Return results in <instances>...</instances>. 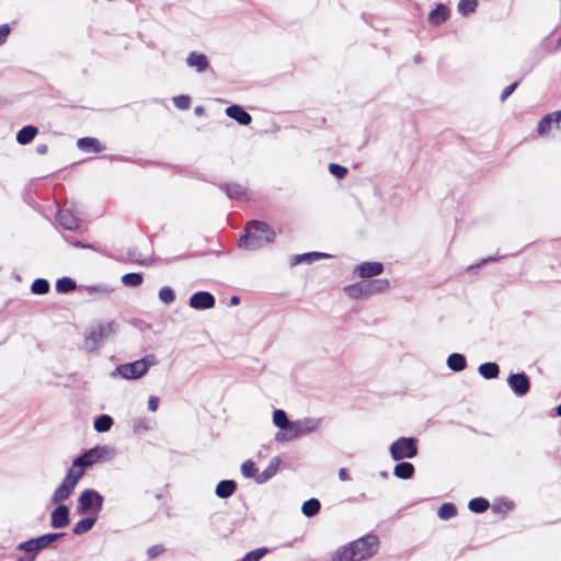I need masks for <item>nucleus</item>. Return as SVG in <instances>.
Here are the masks:
<instances>
[{"instance_id":"nucleus-1","label":"nucleus","mask_w":561,"mask_h":561,"mask_svg":"<svg viewBox=\"0 0 561 561\" xmlns=\"http://www.w3.org/2000/svg\"><path fill=\"white\" fill-rule=\"evenodd\" d=\"M379 546L378 536L368 533L339 547L332 554L331 561H366L378 552Z\"/></svg>"},{"instance_id":"nucleus-2","label":"nucleus","mask_w":561,"mask_h":561,"mask_svg":"<svg viewBox=\"0 0 561 561\" xmlns=\"http://www.w3.org/2000/svg\"><path fill=\"white\" fill-rule=\"evenodd\" d=\"M276 240V232L267 222L251 219L245 222L238 238V248L245 251H255Z\"/></svg>"},{"instance_id":"nucleus-3","label":"nucleus","mask_w":561,"mask_h":561,"mask_svg":"<svg viewBox=\"0 0 561 561\" xmlns=\"http://www.w3.org/2000/svg\"><path fill=\"white\" fill-rule=\"evenodd\" d=\"M158 364V359L154 354H147L144 357L119 364L113 371H111V378H122L125 380H136L142 378L148 374L150 368Z\"/></svg>"},{"instance_id":"nucleus-4","label":"nucleus","mask_w":561,"mask_h":561,"mask_svg":"<svg viewBox=\"0 0 561 561\" xmlns=\"http://www.w3.org/2000/svg\"><path fill=\"white\" fill-rule=\"evenodd\" d=\"M119 324L115 320L91 324L84 333V350L88 353L98 351L110 336L117 334Z\"/></svg>"},{"instance_id":"nucleus-5","label":"nucleus","mask_w":561,"mask_h":561,"mask_svg":"<svg viewBox=\"0 0 561 561\" xmlns=\"http://www.w3.org/2000/svg\"><path fill=\"white\" fill-rule=\"evenodd\" d=\"M104 496L95 489L82 490L77 499L76 514L94 516L99 519V515L103 510Z\"/></svg>"},{"instance_id":"nucleus-6","label":"nucleus","mask_w":561,"mask_h":561,"mask_svg":"<svg viewBox=\"0 0 561 561\" xmlns=\"http://www.w3.org/2000/svg\"><path fill=\"white\" fill-rule=\"evenodd\" d=\"M115 455V449L108 445H95L85 451L81 453L72 459V465L77 469H83L94 463L105 462L111 460Z\"/></svg>"},{"instance_id":"nucleus-7","label":"nucleus","mask_w":561,"mask_h":561,"mask_svg":"<svg viewBox=\"0 0 561 561\" xmlns=\"http://www.w3.org/2000/svg\"><path fill=\"white\" fill-rule=\"evenodd\" d=\"M82 477L83 469H77L71 463V466L67 469L66 476L64 477L62 481L55 489L50 497V502L64 504L62 502H65L71 496Z\"/></svg>"},{"instance_id":"nucleus-8","label":"nucleus","mask_w":561,"mask_h":561,"mask_svg":"<svg viewBox=\"0 0 561 561\" xmlns=\"http://www.w3.org/2000/svg\"><path fill=\"white\" fill-rule=\"evenodd\" d=\"M419 439L413 436H400L389 446V454L393 461L413 459L419 455Z\"/></svg>"},{"instance_id":"nucleus-9","label":"nucleus","mask_w":561,"mask_h":561,"mask_svg":"<svg viewBox=\"0 0 561 561\" xmlns=\"http://www.w3.org/2000/svg\"><path fill=\"white\" fill-rule=\"evenodd\" d=\"M55 220L58 224V226L61 227L64 230L76 233L83 232L80 219L76 217L71 209L67 207L57 208Z\"/></svg>"},{"instance_id":"nucleus-10","label":"nucleus","mask_w":561,"mask_h":561,"mask_svg":"<svg viewBox=\"0 0 561 561\" xmlns=\"http://www.w3.org/2000/svg\"><path fill=\"white\" fill-rule=\"evenodd\" d=\"M506 382L517 398H523L530 391V378L525 371L511 373Z\"/></svg>"},{"instance_id":"nucleus-11","label":"nucleus","mask_w":561,"mask_h":561,"mask_svg":"<svg viewBox=\"0 0 561 561\" xmlns=\"http://www.w3.org/2000/svg\"><path fill=\"white\" fill-rule=\"evenodd\" d=\"M103 158H107L111 161H121V162L136 163V164H138L140 167H158V168L165 169V170H168V169H170V170H182V167L179 165V164H172V163H169V162L156 161V160H145V159H141V158L135 159V158L127 157V156H122V154H106Z\"/></svg>"},{"instance_id":"nucleus-12","label":"nucleus","mask_w":561,"mask_h":561,"mask_svg":"<svg viewBox=\"0 0 561 561\" xmlns=\"http://www.w3.org/2000/svg\"><path fill=\"white\" fill-rule=\"evenodd\" d=\"M216 305L215 296L207 290H197L193 293L188 298L190 308L203 311L213 309Z\"/></svg>"},{"instance_id":"nucleus-13","label":"nucleus","mask_w":561,"mask_h":561,"mask_svg":"<svg viewBox=\"0 0 561 561\" xmlns=\"http://www.w3.org/2000/svg\"><path fill=\"white\" fill-rule=\"evenodd\" d=\"M34 542V537L19 542L15 547V550L20 551L21 554L15 557V561H36L43 550L42 547L38 545L36 546Z\"/></svg>"},{"instance_id":"nucleus-14","label":"nucleus","mask_w":561,"mask_h":561,"mask_svg":"<svg viewBox=\"0 0 561 561\" xmlns=\"http://www.w3.org/2000/svg\"><path fill=\"white\" fill-rule=\"evenodd\" d=\"M385 271V264L379 261H364L355 265L353 273L362 279L379 276Z\"/></svg>"},{"instance_id":"nucleus-15","label":"nucleus","mask_w":561,"mask_h":561,"mask_svg":"<svg viewBox=\"0 0 561 561\" xmlns=\"http://www.w3.org/2000/svg\"><path fill=\"white\" fill-rule=\"evenodd\" d=\"M218 187L229 199L237 202H249L251 199L249 188L236 182H222Z\"/></svg>"},{"instance_id":"nucleus-16","label":"nucleus","mask_w":561,"mask_h":561,"mask_svg":"<svg viewBox=\"0 0 561 561\" xmlns=\"http://www.w3.org/2000/svg\"><path fill=\"white\" fill-rule=\"evenodd\" d=\"M56 507L50 512L49 526L53 529H62L70 525V508L66 504L55 503Z\"/></svg>"},{"instance_id":"nucleus-17","label":"nucleus","mask_w":561,"mask_h":561,"mask_svg":"<svg viewBox=\"0 0 561 561\" xmlns=\"http://www.w3.org/2000/svg\"><path fill=\"white\" fill-rule=\"evenodd\" d=\"M553 127L557 129L561 128V110L543 115L538 122L537 133L539 136L546 137Z\"/></svg>"},{"instance_id":"nucleus-18","label":"nucleus","mask_w":561,"mask_h":561,"mask_svg":"<svg viewBox=\"0 0 561 561\" xmlns=\"http://www.w3.org/2000/svg\"><path fill=\"white\" fill-rule=\"evenodd\" d=\"M185 62L187 67L195 69L198 73H204L208 70H211L210 61L207 55L201 51H191L187 55Z\"/></svg>"},{"instance_id":"nucleus-19","label":"nucleus","mask_w":561,"mask_h":561,"mask_svg":"<svg viewBox=\"0 0 561 561\" xmlns=\"http://www.w3.org/2000/svg\"><path fill=\"white\" fill-rule=\"evenodd\" d=\"M331 257H333V255L327 252L309 251L291 255L289 264L291 267H294L300 264H312L316 261Z\"/></svg>"},{"instance_id":"nucleus-20","label":"nucleus","mask_w":561,"mask_h":561,"mask_svg":"<svg viewBox=\"0 0 561 561\" xmlns=\"http://www.w3.org/2000/svg\"><path fill=\"white\" fill-rule=\"evenodd\" d=\"M77 148L87 153H101L105 150V145L102 141L92 136H84L77 140Z\"/></svg>"},{"instance_id":"nucleus-21","label":"nucleus","mask_w":561,"mask_h":561,"mask_svg":"<svg viewBox=\"0 0 561 561\" xmlns=\"http://www.w3.org/2000/svg\"><path fill=\"white\" fill-rule=\"evenodd\" d=\"M450 18V9L447 4L438 2L430 11L427 21L432 26H438Z\"/></svg>"},{"instance_id":"nucleus-22","label":"nucleus","mask_w":561,"mask_h":561,"mask_svg":"<svg viewBox=\"0 0 561 561\" xmlns=\"http://www.w3.org/2000/svg\"><path fill=\"white\" fill-rule=\"evenodd\" d=\"M225 114L241 126H249L252 123V116L239 104L228 105L225 108Z\"/></svg>"},{"instance_id":"nucleus-23","label":"nucleus","mask_w":561,"mask_h":561,"mask_svg":"<svg viewBox=\"0 0 561 561\" xmlns=\"http://www.w3.org/2000/svg\"><path fill=\"white\" fill-rule=\"evenodd\" d=\"M293 422H294L295 428L297 431V433H296L297 438L317 432L321 424L320 419H313V417H304V419L295 420Z\"/></svg>"},{"instance_id":"nucleus-24","label":"nucleus","mask_w":561,"mask_h":561,"mask_svg":"<svg viewBox=\"0 0 561 561\" xmlns=\"http://www.w3.org/2000/svg\"><path fill=\"white\" fill-rule=\"evenodd\" d=\"M343 291L348 298L354 300H365L369 298L366 279L346 285Z\"/></svg>"},{"instance_id":"nucleus-25","label":"nucleus","mask_w":561,"mask_h":561,"mask_svg":"<svg viewBox=\"0 0 561 561\" xmlns=\"http://www.w3.org/2000/svg\"><path fill=\"white\" fill-rule=\"evenodd\" d=\"M238 483L232 479H222L215 486V495L220 500H227L233 495Z\"/></svg>"},{"instance_id":"nucleus-26","label":"nucleus","mask_w":561,"mask_h":561,"mask_svg":"<svg viewBox=\"0 0 561 561\" xmlns=\"http://www.w3.org/2000/svg\"><path fill=\"white\" fill-rule=\"evenodd\" d=\"M282 466V459L279 456H275L271 459L268 466L257 474L256 483L264 484L275 477Z\"/></svg>"},{"instance_id":"nucleus-27","label":"nucleus","mask_w":561,"mask_h":561,"mask_svg":"<svg viewBox=\"0 0 561 561\" xmlns=\"http://www.w3.org/2000/svg\"><path fill=\"white\" fill-rule=\"evenodd\" d=\"M415 474V467L410 461L399 460L393 468V476L401 480H410Z\"/></svg>"},{"instance_id":"nucleus-28","label":"nucleus","mask_w":561,"mask_h":561,"mask_svg":"<svg viewBox=\"0 0 561 561\" xmlns=\"http://www.w3.org/2000/svg\"><path fill=\"white\" fill-rule=\"evenodd\" d=\"M38 127L35 125H25L18 130L15 140L19 145H28L38 135Z\"/></svg>"},{"instance_id":"nucleus-29","label":"nucleus","mask_w":561,"mask_h":561,"mask_svg":"<svg viewBox=\"0 0 561 561\" xmlns=\"http://www.w3.org/2000/svg\"><path fill=\"white\" fill-rule=\"evenodd\" d=\"M446 366L453 373H460L465 370L468 366L467 358L463 354L454 352L448 355L446 359Z\"/></svg>"},{"instance_id":"nucleus-30","label":"nucleus","mask_w":561,"mask_h":561,"mask_svg":"<svg viewBox=\"0 0 561 561\" xmlns=\"http://www.w3.org/2000/svg\"><path fill=\"white\" fill-rule=\"evenodd\" d=\"M82 516L83 517L80 518L73 525V527L71 529L73 535H76V536H82V535L89 533L98 522V518H95L94 516H89V515H82Z\"/></svg>"},{"instance_id":"nucleus-31","label":"nucleus","mask_w":561,"mask_h":561,"mask_svg":"<svg viewBox=\"0 0 561 561\" xmlns=\"http://www.w3.org/2000/svg\"><path fill=\"white\" fill-rule=\"evenodd\" d=\"M479 375L485 380H492L499 377L501 370L495 362H484L478 367Z\"/></svg>"},{"instance_id":"nucleus-32","label":"nucleus","mask_w":561,"mask_h":561,"mask_svg":"<svg viewBox=\"0 0 561 561\" xmlns=\"http://www.w3.org/2000/svg\"><path fill=\"white\" fill-rule=\"evenodd\" d=\"M515 507V503L512 500H508L505 496H499L494 499L491 510L495 514H501L505 516L507 512L513 511Z\"/></svg>"},{"instance_id":"nucleus-33","label":"nucleus","mask_w":561,"mask_h":561,"mask_svg":"<svg viewBox=\"0 0 561 561\" xmlns=\"http://www.w3.org/2000/svg\"><path fill=\"white\" fill-rule=\"evenodd\" d=\"M369 297L385 293L390 287V282L387 278H368L366 279Z\"/></svg>"},{"instance_id":"nucleus-34","label":"nucleus","mask_w":561,"mask_h":561,"mask_svg":"<svg viewBox=\"0 0 561 561\" xmlns=\"http://www.w3.org/2000/svg\"><path fill=\"white\" fill-rule=\"evenodd\" d=\"M114 425V419L110 414H99L93 420V428L96 433H106Z\"/></svg>"},{"instance_id":"nucleus-35","label":"nucleus","mask_w":561,"mask_h":561,"mask_svg":"<svg viewBox=\"0 0 561 561\" xmlns=\"http://www.w3.org/2000/svg\"><path fill=\"white\" fill-rule=\"evenodd\" d=\"M297 431L294 422H289L286 426H280L278 432L275 434L274 439L277 443L290 442L297 439Z\"/></svg>"},{"instance_id":"nucleus-36","label":"nucleus","mask_w":561,"mask_h":561,"mask_svg":"<svg viewBox=\"0 0 561 561\" xmlns=\"http://www.w3.org/2000/svg\"><path fill=\"white\" fill-rule=\"evenodd\" d=\"M321 511V502L317 497L306 500L301 505V513L304 516L311 518L317 516Z\"/></svg>"},{"instance_id":"nucleus-37","label":"nucleus","mask_w":561,"mask_h":561,"mask_svg":"<svg viewBox=\"0 0 561 561\" xmlns=\"http://www.w3.org/2000/svg\"><path fill=\"white\" fill-rule=\"evenodd\" d=\"M78 287L77 282L70 276H62L57 278L55 283V290L57 294H69Z\"/></svg>"},{"instance_id":"nucleus-38","label":"nucleus","mask_w":561,"mask_h":561,"mask_svg":"<svg viewBox=\"0 0 561 561\" xmlns=\"http://www.w3.org/2000/svg\"><path fill=\"white\" fill-rule=\"evenodd\" d=\"M125 287L137 288L144 284V274L141 272H129L121 277Z\"/></svg>"},{"instance_id":"nucleus-39","label":"nucleus","mask_w":561,"mask_h":561,"mask_svg":"<svg viewBox=\"0 0 561 561\" xmlns=\"http://www.w3.org/2000/svg\"><path fill=\"white\" fill-rule=\"evenodd\" d=\"M458 514V508L455 503L445 502L437 510V516L442 520H449L456 517Z\"/></svg>"},{"instance_id":"nucleus-40","label":"nucleus","mask_w":561,"mask_h":561,"mask_svg":"<svg viewBox=\"0 0 561 561\" xmlns=\"http://www.w3.org/2000/svg\"><path fill=\"white\" fill-rule=\"evenodd\" d=\"M490 507V502L483 496L472 497L468 503L471 513L482 514Z\"/></svg>"},{"instance_id":"nucleus-41","label":"nucleus","mask_w":561,"mask_h":561,"mask_svg":"<svg viewBox=\"0 0 561 561\" xmlns=\"http://www.w3.org/2000/svg\"><path fill=\"white\" fill-rule=\"evenodd\" d=\"M479 5V0H459L457 4V10L460 15L463 18L470 16L473 14Z\"/></svg>"},{"instance_id":"nucleus-42","label":"nucleus","mask_w":561,"mask_h":561,"mask_svg":"<svg viewBox=\"0 0 561 561\" xmlns=\"http://www.w3.org/2000/svg\"><path fill=\"white\" fill-rule=\"evenodd\" d=\"M80 288L84 289L90 295H99V296L110 295L114 290L110 285H107L105 283L80 286Z\"/></svg>"},{"instance_id":"nucleus-43","label":"nucleus","mask_w":561,"mask_h":561,"mask_svg":"<svg viewBox=\"0 0 561 561\" xmlns=\"http://www.w3.org/2000/svg\"><path fill=\"white\" fill-rule=\"evenodd\" d=\"M241 474L245 479H253L256 482V478L259 474V469L255 462L252 459H248L241 463L240 467Z\"/></svg>"},{"instance_id":"nucleus-44","label":"nucleus","mask_w":561,"mask_h":561,"mask_svg":"<svg viewBox=\"0 0 561 561\" xmlns=\"http://www.w3.org/2000/svg\"><path fill=\"white\" fill-rule=\"evenodd\" d=\"M30 289L33 295L43 296L49 291L50 284L46 278L37 277L31 284Z\"/></svg>"},{"instance_id":"nucleus-45","label":"nucleus","mask_w":561,"mask_h":561,"mask_svg":"<svg viewBox=\"0 0 561 561\" xmlns=\"http://www.w3.org/2000/svg\"><path fill=\"white\" fill-rule=\"evenodd\" d=\"M159 300L165 306H170L175 302L176 294L175 290L171 286H162L158 291Z\"/></svg>"},{"instance_id":"nucleus-46","label":"nucleus","mask_w":561,"mask_h":561,"mask_svg":"<svg viewBox=\"0 0 561 561\" xmlns=\"http://www.w3.org/2000/svg\"><path fill=\"white\" fill-rule=\"evenodd\" d=\"M61 236H62V239L65 240V242H67L69 245H71L73 248L89 249V250L98 251V245L95 243L83 242L81 240L73 238L70 234L62 233Z\"/></svg>"},{"instance_id":"nucleus-47","label":"nucleus","mask_w":561,"mask_h":561,"mask_svg":"<svg viewBox=\"0 0 561 561\" xmlns=\"http://www.w3.org/2000/svg\"><path fill=\"white\" fill-rule=\"evenodd\" d=\"M271 552L268 547H259L251 551H248L243 557V561H261L266 554Z\"/></svg>"},{"instance_id":"nucleus-48","label":"nucleus","mask_w":561,"mask_h":561,"mask_svg":"<svg viewBox=\"0 0 561 561\" xmlns=\"http://www.w3.org/2000/svg\"><path fill=\"white\" fill-rule=\"evenodd\" d=\"M272 421H273L274 426L277 428H279L280 426H286V425H288L289 422H291L288 419L286 411H284L282 409H274L273 415H272Z\"/></svg>"},{"instance_id":"nucleus-49","label":"nucleus","mask_w":561,"mask_h":561,"mask_svg":"<svg viewBox=\"0 0 561 561\" xmlns=\"http://www.w3.org/2000/svg\"><path fill=\"white\" fill-rule=\"evenodd\" d=\"M328 170L336 180H343L348 174V169L340 163L330 162Z\"/></svg>"},{"instance_id":"nucleus-50","label":"nucleus","mask_w":561,"mask_h":561,"mask_svg":"<svg viewBox=\"0 0 561 561\" xmlns=\"http://www.w3.org/2000/svg\"><path fill=\"white\" fill-rule=\"evenodd\" d=\"M173 105L181 111L188 110L192 99L188 94H179L172 99Z\"/></svg>"},{"instance_id":"nucleus-51","label":"nucleus","mask_w":561,"mask_h":561,"mask_svg":"<svg viewBox=\"0 0 561 561\" xmlns=\"http://www.w3.org/2000/svg\"><path fill=\"white\" fill-rule=\"evenodd\" d=\"M35 538V545L42 547V550L50 548L55 541L51 536V533H45L39 536L34 537Z\"/></svg>"},{"instance_id":"nucleus-52","label":"nucleus","mask_w":561,"mask_h":561,"mask_svg":"<svg viewBox=\"0 0 561 561\" xmlns=\"http://www.w3.org/2000/svg\"><path fill=\"white\" fill-rule=\"evenodd\" d=\"M127 256H128V260L133 263H136L138 265H142V266H147L149 265V262L147 259H142L141 255L139 254L137 248H129L127 250Z\"/></svg>"},{"instance_id":"nucleus-53","label":"nucleus","mask_w":561,"mask_h":561,"mask_svg":"<svg viewBox=\"0 0 561 561\" xmlns=\"http://www.w3.org/2000/svg\"><path fill=\"white\" fill-rule=\"evenodd\" d=\"M505 255L503 256H499V255H490V256H486L484 259H481L478 263H474V264H471L468 266L467 271L468 272H472V271H476L477 268H480L482 265H484L485 263H490V262H497L502 259H504Z\"/></svg>"},{"instance_id":"nucleus-54","label":"nucleus","mask_w":561,"mask_h":561,"mask_svg":"<svg viewBox=\"0 0 561 561\" xmlns=\"http://www.w3.org/2000/svg\"><path fill=\"white\" fill-rule=\"evenodd\" d=\"M519 84H520V80H516V81L512 82L511 84H508L507 87H505L500 94V101L505 102L515 92V90L519 87Z\"/></svg>"},{"instance_id":"nucleus-55","label":"nucleus","mask_w":561,"mask_h":561,"mask_svg":"<svg viewBox=\"0 0 561 561\" xmlns=\"http://www.w3.org/2000/svg\"><path fill=\"white\" fill-rule=\"evenodd\" d=\"M165 547L161 543L153 545L147 549L148 559L152 560L165 552Z\"/></svg>"},{"instance_id":"nucleus-56","label":"nucleus","mask_w":561,"mask_h":561,"mask_svg":"<svg viewBox=\"0 0 561 561\" xmlns=\"http://www.w3.org/2000/svg\"><path fill=\"white\" fill-rule=\"evenodd\" d=\"M11 33V26L8 23L0 25V46L3 45Z\"/></svg>"},{"instance_id":"nucleus-57","label":"nucleus","mask_w":561,"mask_h":561,"mask_svg":"<svg viewBox=\"0 0 561 561\" xmlns=\"http://www.w3.org/2000/svg\"><path fill=\"white\" fill-rule=\"evenodd\" d=\"M160 399L157 396H150L148 399V410L156 412L159 409Z\"/></svg>"},{"instance_id":"nucleus-58","label":"nucleus","mask_w":561,"mask_h":561,"mask_svg":"<svg viewBox=\"0 0 561 561\" xmlns=\"http://www.w3.org/2000/svg\"><path fill=\"white\" fill-rule=\"evenodd\" d=\"M339 478L341 481H348L351 480V476L348 473V470L346 468H341L339 470Z\"/></svg>"},{"instance_id":"nucleus-59","label":"nucleus","mask_w":561,"mask_h":561,"mask_svg":"<svg viewBox=\"0 0 561 561\" xmlns=\"http://www.w3.org/2000/svg\"><path fill=\"white\" fill-rule=\"evenodd\" d=\"M147 430H148V426H147V424H146L145 422H142V421H139L138 423H136V424L134 425V431H135L136 433H140V432H142V431H147Z\"/></svg>"},{"instance_id":"nucleus-60","label":"nucleus","mask_w":561,"mask_h":561,"mask_svg":"<svg viewBox=\"0 0 561 561\" xmlns=\"http://www.w3.org/2000/svg\"><path fill=\"white\" fill-rule=\"evenodd\" d=\"M241 302V298L240 296L238 295H232L230 298H229V307H237L239 306Z\"/></svg>"},{"instance_id":"nucleus-61","label":"nucleus","mask_w":561,"mask_h":561,"mask_svg":"<svg viewBox=\"0 0 561 561\" xmlns=\"http://www.w3.org/2000/svg\"><path fill=\"white\" fill-rule=\"evenodd\" d=\"M35 150H36V153H37V154H41V156H42V154L47 153V151H48V146H47L46 144H38V145L36 146V149H35Z\"/></svg>"},{"instance_id":"nucleus-62","label":"nucleus","mask_w":561,"mask_h":561,"mask_svg":"<svg viewBox=\"0 0 561 561\" xmlns=\"http://www.w3.org/2000/svg\"><path fill=\"white\" fill-rule=\"evenodd\" d=\"M194 114L196 116H204L206 114L205 107L203 105H196L194 107Z\"/></svg>"},{"instance_id":"nucleus-63","label":"nucleus","mask_w":561,"mask_h":561,"mask_svg":"<svg viewBox=\"0 0 561 561\" xmlns=\"http://www.w3.org/2000/svg\"><path fill=\"white\" fill-rule=\"evenodd\" d=\"M549 416H560L561 417V403L554 407L550 413Z\"/></svg>"},{"instance_id":"nucleus-64","label":"nucleus","mask_w":561,"mask_h":561,"mask_svg":"<svg viewBox=\"0 0 561 561\" xmlns=\"http://www.w3.org/2000/svg\"><path fill=\"white\" fill-rule=\"evenodd\" d=\"M12 104V101L7 99V98H3V96H0V110L1 108H5L7 106L11 105Z\"/></svg>"}]
</instances>
